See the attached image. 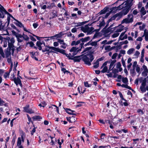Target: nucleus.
Here are the masks:
<instances>
[{"mask_svg":"<svg viewBox=\"0 0 148 148\" xmlns=\"http://www.w3.org/2000/svg\"><path fill=\"white\" fill-rule=\"evenodd\" d=\"M93 52L90 51L86 55L82 54L80 56H75L72 58L71 60H73L74 62H79L82 59L85 64L90 66L91 65V62L94 59V57L93 55Z\"/></svg>","mask_w":148,"mask_h":148,"instance_id":"f257e3e1","label":"nucleus"},{"mask_svg":"<svg viewBox=\"0 0 148 148\" xmlns=\"http://www.w3.org/2000/svg\"><path fill=\"white\" fill-rule=\"evenodd\" d=\"M131 9V8L125 6L123 7L122 10L120 12L117 13L119 16V18L118 19H119L123 16H125L127 14Z\"/></svg>","mask_w":148,"mask_h":148,"instance_id":"f03ea898","label":"nucleus"},{"mask_svg":"<svg viewBox=\"0 0 148 148\" xmlns=\"http://www.w3.org/2000/svg\"><path fill=\"white\" fill-rule=\"evenodd\" d=\"M133 21V16H132L130 19L127 18H126L124 19L121 21L122 24L125 23L126 24L129 23H132Z\"/></svg>","mask_w":148,"mask_h":148,"instance_id":"7ed1b4c3","label":"nucleus"},{"mask_svg":"<svg viewBox=\"0 0 148 148\" xmlns=\"http://www.w3.org/2000/svg\"><path fill=\"white\" fill-rule=\"evenodd\" d=\"M43 44L45 46H46L45 44L44 41H42L41 42L40 41H37L36 43V45L38 47V49L39 50H41L42 49V47L41 45Z\"/></svg>","mask_w":148,"mask_h":148,"instance_id":"20e7f679","label":"nucleus"},{"mask_svg":"<svg viewBox=\"0 0 148 148\" xmlns=\"http://www.w3.org/2000/svg\"><path fill=\"white\" fill-rule=\"evenodd\" d=\"M134 0H127L125 1V6L131 8L132 6L133 5V1Z\"/></svg>","mask_w":148,"mask_h":148,"instance_id":"39448f33","label":"nucleus"},{"mask_svg":"<svg viewBox=\"0 0 148 148\" xmlns=\"http://www.w3.org/2000/svg\"><path fill=\"white\" fill-rule=\"evenodd\" d=\"M124 3L125 2H123V3H122L121 4L117 6V7H112V8L111 9V11H113L114 10H119L121 9H123V6H122V5H123Z\"/></svg>","mask_w":148,"mask_h":148,"instance_id":"423d86ee","label":"nucleus"},{"mask_svg":"<svg viewBox=\"0 0 148 148\" xmlns=\"http://www.w3.org/2000/svg\"><path fill=\"white\" fill-rule=\"evenodd\" d=\"M117 17H118V18H117V20H119V19H118L119 18V16L118 15L117 13L113 15L111 17L110 19H109L108 20L107 22L109 23L112 21L115 20L116 18Z\"/></svg>","mask_w":148,"mask_h":148,"instance_id":"0eeeda50","label":"nucleus"},{"mask_svg":"<svg viewBox=\"0 0 148 148\" xmlns=\"http://www.w3.org/2000/svg\"><path fill=\"white\" fill-rule=\"evenodd\" d=\"M6 11H7L3 6H2L0 4V12L1 13L2 16H4V17H5V14H7L6 13Z\"/></svg>","mask_w":148,"mask_h":148,"instance_id":"6e6552de","label":"nucleus"},{"mask_svg":"<svg viewBox=\"0 0 148 148\" xmlns=\"http://www.w3.org/2000/svg\"><path fill=\"white\" fill-rule=\"evenodd\" d=\"M108 9L109 8L107 7H105L98 14H99V15H100L105 14L108 11Z\"/></svg>","mask_w":148,"mask_h":148,"instance_id":"1a4fd4ad","label":"nucleus"},{"mask_svg":"<svg viewBox=\"0 0 148 148\" xmlns=\"http://www.w3.org/2000/svg\"><path fill=\"white\" fill-rule=\"evenodd\" d=\"M116 62V60H112L109 66V69L108 70V71L107 72L108 73H109V72L111 71L112 69H111L112 67L114 65V63Z\"/></svg>","mask_w":148,"mask_h":148,"instance_id":"9d476101","label":"nucleus"},{"mask_svg":"<svg viewBox=\"0 0 148 148\" xmlns=\"http://www.w3.org/2000/svg\"><path fill=\"white\" fill-rule=\"evenodd\" d=\"M33 121H40L42 119V117L39 115H35L32 118Z\"/></svg>","mask_w":148,"mask_h":148,"instance_id":"9b49d317","label":"nucleus"},{"mask_svg":"<svg viewBox=\"0 0 148 148\" xmlns=\"http://www.w3.org/2000/svg\"><path fill=\"white\" fill-rule=\"evenodd\" d=\"M47 66H48L49 68L50 69V70H49V71L52 70L54 69V67H55V68H56V64L54 63H51Z\"/></svg>","mask_w":148,"mask_h":148,"instance_id":"f8f14e48","label":"nucleus"},{"mask_svg":"<svg viewBox=\"0 0 148 148\" xmlns=\"http://www.w3.org/2000/svg\"><path fill=\"white\" fill-rule=\"evenodd\" d=\"M13 81L16 86H18L19 84L21 82L20 78H19L18 77H17V78H15L14 79Z\"/></svg>","mask_w":148,"mask_h":148,"instance_id":"ddd939ff","label":"nucleus"},{"mask_svg":"<svg viewBox=\"0 0 148 148\" xmlns=\"http://www.w3.org/2000/svg\"><path fill=\"white\" fill-rule=\"evenodd\" d=\"M57 12L56 11H55L54 10H53V11L51 12V16L50 18V19L54 18L55 16H57Z\"/></svg>","mask_w":148,"mask_h":148,"instance_id":"4468645a","label":"nucleus"},{"mask_svg":"<svg viewBox=\"0 0 148 148\" xmlns=\"http://www.w3.org/2000/svg\"><path fill=\"white\" fill-rule=\"evenodd\" d=\"M11 50L7 48L5 50V53L6 58H8L11 54V52H10Z\"/></svg>","mask_w":148,"mask_h":148,"instance_id":"2eb2a0df","label":"nucleus"},{"mask_svg":"<svg viewBox=\"0 0 148 148\" xmlns=\"http://www.w3.org/2000/svg\"><path fill=\"white\" fill-rule=\"evenodd\" d=\"M36 53L38 54V53L37 52H30L32 58L34 59L36 61H38V59L35 56V53Z\"/></svg>","mask_w":148,"mask_h":148,"instance_id":"dca6fc26","label":"nucleus"},{"mask_svg":"<svg viewBox=\"0 0 148 148\" xmlns=\"http://www.w3.org/2000/svg\"><path fill=\"white\" fill-rule=\"evenodd\" d=\"M88 25H85V27H84L83 26H82L81 27V30L84 33H86V32H88V28H87Z\"/></svg>","mask_w":148,"mask_h":148,"instance_id":"f3484780","label":"nucleus"},{"mask_svg":"<svg viewBox=\"0 0 148 148\" xmlns=\"http://www.w3.org/2000/svg\"><path fill=\"white\" fill-rule=\"evenodd\" d=\"M146 10H145V8L144 7H142L141 10H140V12H141V15L142 16L145 15L147 12Z\"/></svg>","mask_w":148,"mask_h":148,"instance_id":"a211bd4d","label":"nucleus"},{"mask_svg":"<svg viewBox=\"0 0 148 148\" xmlns=\"http://www.w3.org/2000/svg\"><path fill=\"white\" fill-rule=\"evenodd\" d=\"M140 89L142 92H145L147 90L148 91V86H147L146 88L145 87L140 86Z\"/></svg>","mask_w":148,"mask_h":148,"instance_id":"6ab92c4d","label":"nucleus"},{"mask_svg":"<svg viewBox=\"0 0 148 148\" xmlns=\"http://www.w3.org/2000/svg\"><path fill=\"white\" fill-rule=\"evenodd\" d=\"M64 109L65 110L66 112L68 113V114L70 115H76V114L75 113H73L72 112H70L69 111H70L71 110V109L69 108H64Z\"/></svg>","mask_w":148,"mask_h":148,"instance_id":"aec40b11","label":"nucleus"},{"mask_svg":"<svg viewBox=\"0 0 148 148\" xmlns=\"http://www.w3.org/2000/svg\"><path fill=\"white\" fill-rule=\"evenodd\" d=\"M64 35L62 32H60L59 33L55 35L56 39L61 38Z\"/></svg>","mask_w":148,"mask_h":148,"instance_id":"412c9836","label":"nucleus"},{"mask_svg":"<svg viewBox=\"0 0 148 148\" xmlns=\"http://www.w3.org/2000/svg\"><path fill=\"white\" fill-rule=\"evenodd\" d=\"M90 38L89 36H87L85 38H82L81 39L82 42H86L87 41L89 40Z\"/></svg>","mask_w":148,"mask_h":148,"instance_id":"4be33fe9","label":"nucleus"},{"mask_svg":"<svg viewBox=\"0 0 148 148\" xmlns=\"http://www.w3.org/2000/svg\"><path fill=\"white\" fill-rule=\"evenodd\" d=\"M87 22V21H85L82 22H79L78 23H77L76 24H77V25H75V27H77L83 25L85 24Z\"/></svg>","mask_w":148,"mask_h":148,"instance_id":"5701e85b","label":"nucleus"},{"mask_svg":"<svg viewBox=\"0 0 148 148\" xmlns=\"http://www.w3.org/2000/svg\"><path fill=\"white\" fill-rule=\"evenodd\" d=\"M87 28H88V29L87 34H91L92 33V31L94 29V27H91L90 28L88 25Z\"/></svg>","mask_w":148,"mask_h":148,"instance_id":"b1692460","label":"nucleus"},{"mask_svg":"<svg viewBox=\"0 0 148 148\" xmlns=\"http://www.w3.org/2000/svg\"><path fill=\"white\" fill-rule=\"evenodd\" d=\"M130 73L132 77H134L136 75V73L135 71V69H132L130 70Z\"/></svg>","mask_w":148,"mask_h":148,"instance_id":"393cba45","label":"nucleus"},{"mask_svg":"<svg viewBox=\"0 0 148 148\" xmlns=\"http://www.w3.org/2000/svg\"><path fill=\"white\" fill-rule=\"evenodd\" d=\"M21 141H22L23 143L24 141L25 140V132H24L23 131H22V133H21Z\"/></svg>","mask_w":148,"mask_h":148,"instance_id":"a878e982","label":"nucleus"},{"mask_svg":"<svg viewBox=\"0 0 148 148\" xmlns=\"http://www.w3.org/2000/svg\"><path fill=\"white\" fill-rule=\"evenodd\" d=\"M58 42H59L60 44L63 45H64L67 46L66 44L64 42V40L63 39H58Z\"/></svg>","mask_w":148,"mask_h":148,"instance_id":"bb28decb","label":"nucleus"},{"mask_svg":"<svg viewBox=\"0 0 148 148\" xmlns=\"http://www.w3.org/2000/svg\"><path fill=\"white\" fill-rule=\"evenodd\" d=\"M143 82L141 84V85L140 86L142 87H145L146 85V78H145L143 80Z\"/></svg>","mask_w":148,"mask_h":148,"instance_id":"cd10ccee","label":"nucleus"},{"mask_svg":"<svg viewBox=\"0 0 148 148\" xmlns=\"http://www.w3.org/2000/svg\"><path fill=\"white\" fill-rule=\"evenodd\" d=\"M16 22L17 23H14L16 26H18L20 27H21L23 26V25L22 23L20 22L18 20H16Z\"/></svg>","mask_w":148,"mask_h":148,"instance_id":"c85d7f7f","label":"nucleus"},{"mask_svg":"<svg viewBox=\"0 0 148 148\" xmlns=\"http://www.w3.org/2000/svg\"><path fill=\"white\" fill-rule=\"evenodd\" d=\"M50 48H51L52 50H53L55 51L59 52L60 49L58 47H49Z\"/></svg>","mask_w":148,"mask_h":148,"instance_id":"c756f323","label":"nucleus"},{"mask_svg":"<svg viewBox=\"0 0 148 148\" xmlns=\"http://www.w3.org/2000/svg\"><path fill=\"white\" fill-rule=\"evenodd\" d=\"M21 138L20 137H19L17 139V145L18 146H20V145H21Z\"/></svg>","mask_w":148,"mask_h":148,"instance_id":"7c9ffc66","label":"nucleus"},{"mask_svg":"<svg viewBox=\"0 0 148 148\" xmlns=\"http://www.w3.org/2000/svg\"><path fill=\"white\" fill-rule=\"evenodd\" d=\"M8 47L7 48H8V49L11 50V49L13 48V47H14V44L10 43L8 41Z\"/></svg>","mask_w":148,"mask_h":148,"instance_id":"2f4dec72","label":"nucleus"},{"mask_svg":"<svg viewBox=\"0 0 148 148\" xmlns=\"http://www.w3.org/2000/svg\"><path fill=\"white\" fill-rule=\"evenodd\" d=\"M29 108V105H26L25 107H23V111L27 113L28 111Z\"/></svg>","mask_w":148,"mask_h":148,"instance_id":"473e14b6","label":"nucleus"},{"mask_svg":"<svg viewBox=\"0 0 148 148\" xmlns=\"http://www.w3.org/2000/svg\"><path fill=\"white\" fill-rule=\"evenodd\" d=\"M45 49H42V51L43 52H45L47 51H49V49H51V48H50L49 47H50V46L47 45L45 46Z\"/></svg>","mask_w":148,"mask_h":148,"instance_id":"72a5a7b5","label":"nucleus"},{"mask_svg":"<svg viewBox=\"0 0 148 148\" xmlns=\"http://www.w3.org/2000/svg\"><path fill=\"white\" fill-rule=\"evenodd\" d=\"M0 54L3 58H4L5 57L4 53L3 52L2 48L1 47H0Z\"/></svg>","mask_w":148,"mask_h":148,"instance_id":"f704fd0d","label":"nucleus"},{"mask_svg":"<svg viewBox=\"0 0 148 148\" xmlns=\"http://www.w3.org/2000/svg\"><path fill=\"white\" fill-rule=\"evenodd\" d=\"M100 22L99 26L100 27H101L102 26H104L105 24V23L104 19H102L101 21H100Z\"/></svg>","mask_w":148,"mask_h":148,"instance_id":"c9c22d12","label":"nucleus"},{"mask_svg":"<svg viewBox=\"0 0 148 148\" xmlns=\"http://www.w3.org/2000/svg\"><path fill=\"white\" fill-rule=\"evenodd\" d=\"M99 62L97 60H96V61L94 63V64H95L93 66V67L95 68H97L99 66Z\"/></svg>","mask_w":148,"mask_h":148,"instance_id":"e433bc0d","label":"nucleus"},{"mask_svg":"<svg viewBox=\"0 0 148 148\" xmlns=\"http://www.w3.org/2000/svg\"><path fill=\"white\" fill-rule=\"evenodd\" d=\"M79 48L77 47H73L69 50L70 52H72L73 51H77V49H78Z\"/></svg>","mask_w":148,"mask_h":148,"instance_id":"4c0bfd02","label":"nucleus"},{"mask_svg":"<svg viewBox=\"0 0 148 148\" xmlns=\"http://www.w3.org/2000/svg\"><path fill=\"white\" fill-rule=\"evenodd\" d=\"M101 39L99 40L96 41L92 42H90V45L92 46H96L97 45V43L98 42L100 41Z\"/></svg>","mask_w":148,"mask_h":148,"instance_id":"58836bf2","label":"nucleus"},{"mask_svg":"<svg viewBox=\"0 0 148 148\" xmlns=\"http://www.w3.org/2000/svg\"><path fill=\"white\" fill-rule=\"evenodd\" d=\"M108 71V68L107 66H105L102 70L101 71V72L102 73H105L106 72Z\"/></svg>","mask_w":148,"mask_h":148,"instance_id":"ea45409f","label":"nucleus"},{"mask_svg":"<svg viewBox=\"0 0 148 148\" xmlns=\"http://www.w3.org/2000/svg\"><path fill=\"white\" fill-rule=\"evenodd\" d=\"M119 92L120 97L121 98V99L122 100L125 101H127V100L123 98V96L121 92L119 91Z\"/></svg>","mask_w":148,"mask_h":148,"instance_id":"a19ab883","label":"nucleus"},{"mask_svg":"<svg viewBox=\"0 0 148 148\" xmlns=\"http://www.w3.org/2000/svg\"><path fill=\"white\" fill-rule=\"evenodd\" d=\"M134 50V49L133 48H131L129 49L127 51V53L128 55H130L133 53Z\"/></svg>","mask_w":148,"mask_h":148,"instance_id":"79ce46f5","label":"nucleus"},{"mask_svg":"<svg viewBox=\"0 0 148 148\" xmlns=\"http://www.w3.org/2000/svg\"><path fill=\"white\" fill-rule=\"evenodd\" d=\"M122 81L124 84H126L128 82V80L127 77L122 78Z\"/></svg>","mask_w":148,"mask_h":148,"instance_id":"37998d69","label":"nucleus"},{"mask_svg":"<svg viewBox=\"0 0 148 148\" xmlns=\"http://www.w3.org/2000/svg\"><path fill=\"white\" fill-rule=\"evenodd\" d=\"M27 118L28 120V121L29 122H31L32 123L33 125V126L34 127V122L33 121H32L31 120V118L29 116L28 114H27Z\"/></svg>","mask_w":148,"mask_h":148,"instance_id":"c03bdc74","label":"nucleus"},{"mask_svg":"<svg viewBox=\"0 0 148 148\" xmlns=\"http://www.w3.org/2000/svg\"><path fill=\"white\" fill-rule=\"evenodd\" d=\"M92 48V47H86L84 49V51L82 52V53H84L87 51H89Z\"/></svg>","mask_w":148,"mask_h":148,"instance_id":"a18cd8bd","label":"nucleus"},{"mask_svg":"<svg viewBox=\"0 0 148 148\" xmlns=\"http://www.w3.org/2000/svg\"><path fill=\"white\" fill-rule=\"evenodd\" d=\"M110 12H107L106 13V14L105 16H103L102 17V19H104L105 18H107L110 15Z\"/></svg>","mask_w":148,"mask_h":148,"instance_id":"49530a36","label":"nucleus"},{"mask_svg":"<svg viewBox=\"0 0 148 148\" xmlns=\"http://www.w3.org/2000/svg\"><path fill=\"white\" fill-rule=\"evenodd\" d=\"M10 25L11 27L13 29H14L16 30L17 31H18V32H19V31L18 29L13 24H11Z\"/></svg>","mask_w":148,"mask_h":148,"instance_id":"de8ad7c7","label":"nucleus"},{"mask_svg":"<svg viewBox=\"0 0 148 148\" xmlns=\"http://www.w3.org/2000/svg\"><path fill=\"white\" fill-rule=\"evenodd\" d=\"M132 127L134 129V132L136 133H138V130H137L138 129V127L135 126H132Z\"/></svg>","mask_w":148,"mask_h":148,"instance_id":"09e8293b","label":"nucleus"},{"mask_svg":"<svg viewBox=\"0 0 148 148\" xmlns=\"http://www.w3.org/2000/svg\"><path fill=\"white\" fill-rule=\"evenodd\" d=\"M119 34L117 32L114 33L112 36V37L113 38H115L118 36Z\"/></svg>","mask_w":148,"mask_h":148,"instance_id":"8fccbe9b","label":"nucleus"},{"mask_svg":"<svg viewBox=\"0 0 148 148\" xmlns=\"http://www.w3.org/2000/svg\"><path fill=\"white\" fill-rule=\"evenodd\" d=\"M29 44L30 45V47H32L34 45V44L32 41H30L28 42L27 43V45Z\"/></svg>","mask_w":148,"mask_h":148,"instance_id":"3c124183","label":"nucleus"},{"mask_svg":"<svg viewBox=\"0 0 148 148\" xmlns=\"http://www.w3.org/2000/svg\"><path fill=\"white\" fill-rule=\"evenodd\" d=\"M34 128L32 130V131H31V134L32 136L36 132V127H34Z\"/></svg>","mask_w":148,"mask_h":148,"instance_id":"603ef678","label":"nucleus"},{"mask_svg":"<svg viewBox=\"0 0 148 148\" xmlns=\"http://www.w3.org/2000/svg\"><path fill=\"white\" fill-rule=\"evenodd\" d=\"M112 72L114 73V74H116L117 73L119 72V71L118 69H112Z\"/></svg>","mask_w":148,"mask_h":148,"instance_id":"864d4df0","label":"nucleus"},{"mask_svg":"<svg viewBox=\"0 0 148 148\" xmlns=\"http://www.w3.org/2000/svg\"><path fill=\"white\" fill-rule=\"evenodd\" d=\"M84 85L85 87H89L91 86V84H88L87 82H85L84 83Z\"/></svg>","mask_w":148,"mask_h":148,"instance_id":"5fc2aeb1","label":"nucleus"},{"mask_svg":"<svg viewBox=\"0 0 148 148\" xmlns=\"http://www.w3.org/2000/svg\"><path fill=\"white\" fill-rule=\"evenodd\" d=\"M118 55V54L116 53H114L113 54V55L112 56V59H115L116 58V57Z\"/></svg>","mask_w":148,"mask_h":148,"instance_id":"6e6d98bb","label":"nucleus"},{"mask_svg":"<svg viewBox=\"0 0 148 148\" xmlns=\"http://www.w3.org/2000/svg\"><path fill=\"white\" fill-rule=\"evenodd\" d=\"M7 62L8 63H11V66H12L13 65V63L12 61L11 58H8L7 59Z\"/></svg>","mask_w":148,"mask_h":148,"instance_id":"4d7b16f0","label":"nucleus"},{"mask_svg":"<svg viewBox=\"0 0 148 148\" xmlns=\"http://www.w3.org/2000/svg\"><path fill=\"white\" fill-rule=\"evenodd\" d=\"M137 112L141 115H143L144 114V113L143 111V110L141 109H138L137 110Z\"/></svg>","mask_w":148,"mask_h":148,"instance_id":"13d9d810","label":"nucleus"},{"mask_svg":"<svg viewBox=\"0 0 148 148\" xmlns=\"http://www.w3.org/2000/svg\"><path fill=\"white\" fill-rule=\"evenodd\" d=\"M126 31H125L124 32H122L121 34H120V36L119 37V39L118 40V41H119L120 40V38L121 37H122L124 35L125 33L126 32Z\"/></svg>","mask_w":148,"mask_h":148,"instance_id":"bf43d9fd","label":"nucleus"},{"mask_svg":"<svg viewBox=\"0 0 148 148\" xmlns=\"http://www.w3.org/2000/svg\"><path fill=\"white\" fill-rule=\"evenodd\" d=\"M145 25L144 24H143L142 26H140L139 27L140 29L141 30L143 29L145 27Z\"/></svg>","mask_w":148,"mask_h":148,"instance_id":"052dcab7","label":"nucleus"},{"mask_svg":"<svg viewBox=\"0 0 148 148\" xmlns=\"http://www.w3.org/2000/svg\"><path fill=\"white\" fill-rule=\"evenodd\" d=\"M136 72L139 73V75L140 73V68L138 66V65H137L136 68Z\"/></svg>","mask_w":148,"mask_h":148,"instance_id":"680f3d73","label":"nucleus"},{"mask_svg":"<svg viewBox=\"0 0 148 148\" xmlns=\"http://www.w3.org/2000/svg\"><path fill=\"white\" fill-rule=\"evenodd\" d=\"M106 136V135L104 133H101V134L100 137L101 138V140L104 139L105 138V136Z\"/></svg>","mask_w":148,"mask_h":148,"instance_id":"e2e57ef3","label":"nucleus"},{"mask_svg":"<svg viewBox=\"0 0 148 148\" xmlns=\"http://www.w3.org/2000/svg\"><path fill=\"white\" fill-rule=\"evenodd\" d=\"M121 62L123 66L125 68L126 67V66L125 64V61L124 60L123 58H122Z\"/></svg>","mask_w":148,"mask_h":148,"instance_id":"0e129e2a","label":"nucleus"},{"mask_svg":"<svg viewBox=\"0 0 148 148\" xmlns=\"http://www.w3.org/2000/svg\"><path fill=\"white\" fill-rule=\"evenodd\" d=\"M34 111L32 110V109L31 108H29L28 111V112H27V113H28L30 114L34 113Z\"/></svg>","mask_w":148,"mask_h":148,"instance_id":"69168bd1","label":"nucleus"},{"mask_svg":"<svg viewBox=\"0 0 148 148\" xmlns=\"http://www.w3.org/2000/svg\"><path fill=\"white\" fill-rule=\"evenodd\" d=\"M143 68L144 69V71H146V72H148V69L146 66L145 65H143Z\"/></svg>","mask_w":148,"mask_h":148,"instance_id":"338daca9","label":"nucleus"},{"mask_svg":"<svg viewBox=\"0 0 148 148\" xmlns=\"http://www.w3.org/2000/svg\"><path fill=\"white\" fill-rule=\"evenodd\" d=\"M147 73H148V72L143 71L142 73V75L144 77H145L147 75Z\"/></svg>","mask_w":148,"mask_h":148,"instance_id":"774afa93","label":"nucleus"}]
</instances>
